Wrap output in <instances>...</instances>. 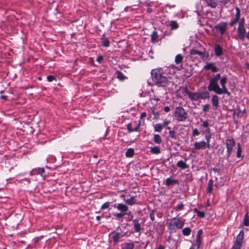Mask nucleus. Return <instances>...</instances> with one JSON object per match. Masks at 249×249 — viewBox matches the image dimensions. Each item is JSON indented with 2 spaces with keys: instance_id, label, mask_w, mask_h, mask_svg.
Instances as JSON below:
<instances>
[{
  "instance_id": "nucleus-28",
  "label": "nucleus",
  "mask_w": 249,
  "mask_h": 249,
  "mask_svg": "<svg viewBox=\"0 0 249 249\" xmlns=\"http://www.w3.org/2000/svg\"><path fill=\"white\" fill-rule=\"evenodd\" d=\"M210 97L209 93L207 91H203L201 92H199V98L200 99H209Z\"/></svg>"
},
{
  "instance_id": "nucleus-42",
  "label": "nucleus",
  "mask_w": 249,
  "mask_h": 249,
  "mask_svg": "<svg viewBox=\"0 0 249 249\" xmlns=\"http://www.w3.org/2000/svg\"><path fill=\"white\" fill-rule=\"evenodd\" d=\"M111 202L107 201L104 203L102 206L101 207L100 210H104L106 209H110V206L111 205Z\"/></svg>"
},
{
  "instance_id": "nucleus-59",
  "label": "nucleus",
  "mask_w": 249,
  "mask_h": 249,
  "mask_svg": "<svg viewBox=\"0 0 249 249\" xmlns=\"http://www.w3.org/2000/svg\"><path fill=\"white\" fill-rule=\"evenodd\" d=\"M103 60V57L102 55H99L97 56L96 61L99 62V63H101Z\"/></svg>"
},
{
  "instance_id": "nucleus-46",
  "label": "nucleus",
  "mask_w": 249,
  "mask_h": 249,
  "mask_svg": "<svg viewBox=\"0 0 249 249\" xmlns=\"http://www.w3.org/2000/svg\"><path fill=\"white\" fill-rule=\"evenodd\" d=\"M210 105L208 104L203 105L202 110L204 112L206 113L209 111Z\"/></svg>"
},
{
  "instance_id": "nucleus-48",
  "label": "nucleus",
  "mask_w": 249,
  "mask_h": 249,
  "mask_svg": "<svg viewBox=\"0 0 249 249\" xmlns=\"http://www.w3.org/2000/svg\"><path fill=\"white\" fill-rule=\"evenodd\" d=\"M242 245L234 242L233 245L231 248V249H241Z\"/></svg>"
},
{
  "instance_id": "nucleus-9",
  "label": "nucleus",
  "mask_w": 249,
  "mask_h": 249,
  "mask_svg": "<svg viewBox=\"0 0 249 249\" xmlns=\"http://www.w3.org/2000/svg\"><path fill=\"white\" fill-rule=\"evenodd\" d=\"M220 84L221 85V90H222V94H226L228 96H230L231 93L228 90L226 87V84L227 83V77L226 76H223L220 81Z\"/></svg>"
},
{
  "instance_id": "nucleus-56",
  "label": "nucleus",
  "mask_w": 249,
  "mask_h": 249,
  "mask_svg": "<svg viewBox=\"0 0 249 249\" xmlns=\"http://www.w3.org/2000/svg\"><path fill=\"white\" fill-rule=\"evenodd\" d=\"M209 127V124L208 120H205L203 122V123L201 126V127Z\"/></svg>"
},
{
  "instance_id": "nucleus-13",
  "label": "nucleus",
  "mask_w": 249,
  "mask_h": 249,
  "mask_svg": "<svg viewBox=\"0 0 249 249\" xmlns=\"http://www.w3.org/2000/svg\"><path fill=\"white\" fill-rule=\"evenodd\" d=\"M205 149V142L201 141L200 142H196L194 143V149L198 150L200 149Z\"/></svg>"
},
{
  "instance_id": "nucleus-31",
  "label": "nucleus",
  "mask_w": 249,
  "mask_h": 249,
  "mask_svg": "<svg viewBox=\"0 0 249 249\" xmlns=\"http://www.w3.org/2000/svg\"><path fill=\"white\" fill-rule=\"evenodd\" d=\"M184 208V205L182 202H179L178 203L177 205L174 208L175 211L178 212L182 211Z\"/></svg>"
},
{
  "instance_id": "nucleus-54",
  "label": "nucleus",
  "mask_w": 249,
  "mask_h": 249,
  "mask_svg": "<svg viewBox=\"0 0 249 249\" xmlns=\"http://www.w3.org/2000/svg\"><path fill=\"white\" fill-rule=\"evenodd\" d=\"M220 78V74L217 73L213 78H211V79L218 82V81L219 80Z\"/></svg>"
},
{
  "instance_id": "nucleus-15",
  "label": "nucleus",
  "mask_w": 249,
  "mask_h": 249,
  "mask_svg": "<svg viewBox=\"0 0 249 249\" xmlns=\"http://www.w3.org/2000/svg\"><path fill=\"white\" fill-rule=\"evenodd\" d=\"M134 244L133 242H124L121 245V249H134Z\"/></svg>"
},
{
  "instance_id": "nucleus-52",
  "label": "nucleus",
  "mask_w": 249,
  "mask_h": 249,
  "mask_svg": "<svg viewBox=\"0 0 249 249\" xmlns=\"http://www.w3.org/2000/svg\"><path fill=\"white\" fill-rule=\"evenodd\" d=\"M182 89H183V92H184L186 94H187L189 97L190 93H191V91L189 90L188 87L187 86L183 87H182Z\"/></svg>"
},
{
  "instance_id": "nucleus-53",
  "label": "nucleus",
  "mask_w": 249,
  "mask_h": 249,
  "mask_svg": "<svg viewBox=\"0 0 249 249\" xmlns=\"http://www.w3.org/2000/svg\"><path fill=\"white\" fill-rule=\"evenodd\" d=\"M200 134V132L197 128H194L193 130L192 135L193 136L195 137L196 136H198Z\"/></svg>"
},
{
  "instance_id": "nucleus-14",
  "label": "nucleus",
  "mask_w": 249,
  "mask_h": 249,
  "mask_svg": "<svg viewBox=\"0 0 249 249\" xmlns=\"http://www.w3.org/2000/svg\"><path fill=\"white\" fill-rule=\"evenodd\" d=\"M204 69L206 70H211L213 72H217L218 71L217 67L215 66L213 63H207L204 66Z\"/></svg>"
},
{
  "instance_id": "nucleus-37",
  "label": "nucleus",
  "mask_w": 249,
  "mask_h": 249,
  "mask_svg": "<svg viewBox=\"0 0 249 249\" xmlns=\"http://www.w3.org/2000/svg\"><path fill=\"white\" fill-rule=\"evenodd\" d=\"M159 36L156 32L154 31L152 33L151 36V40L152 42H158Z\"/></svg>"
},
{
  "instance_id": "nucleus-8",
  "label": "nucleus",
  "mask_w": 249,
  "mask_h": 249,
  "mask_svg": "<svg viewBox=\"0 0 249 249\" xmlns=\"http://www.w3.org/2000/svg\"><path fill=\"white\" fill-rule=\"evenodd\" d=\"M235 9L236 11L235 18L231 19V22L229 23L230 26L231 27L233 26L235 24L238 22L241 17V11L240 8L238 7H236Z\"/></svg>"
},
{
  "instance_id": "nucleus-7",
  "label": "nucleus",
  "mask_w": 249,
  "mask_h": 249,
  "mask_svg": "<svg viewBox=\"0 0 249 249\" xmlns=\"http://www.w3.org/2000/svg\"><path fill=\"white\" fill-rule=\"evenodd\" d=\"M227 23L225 22H221L217 25L214 26L215 29L218 30L221 35H223L226 31L227 28Z\"/></svg>"
},
{
  "instance_id": "nucleus-3",
  "label": "nucleus",
  "mask_w": 249,
  "mask_h": 249,
  "mask_svg": "<svg viewBox=\"0 0 249 249\" xmlns=\"http://www.w3.org/2000/svg\"><path fill=\"white\" fill-rule=\"evenodd\" d=\"M114 208L117 209L120 213H113L112 215L116 218V219H120L124 216V213L128 211V207L125 204L116 203L112 206Z\"/></svg>"
},
{
  "instance_id": "nucleus-49",
  "label": "nucleus",
  "mask_w": 249,
  "mask_h": 249,
  "mask_svg": "<svg viewBox=\"0 0 249 249\" xmlns=\"http://www.w3.org/2000/svg\"><path fill=\"white\" fill-rule=\"evenodd\" d=\"M196 242L197 245L196 249H199L201 244V238H196Z\"/></svg>"
},
{
  "instance_id": "nucleus-39",
  "label": "nucleus",
  "mask_w": 249,
  "mask_h": 249,
  "mask_svg": "<svg viewBox=\"0 0 249 249\" xmlns=\"http://www.w3.org/2000/svg\"><path fill=\"white\" fill-rule=\"evenodd\" d=\"M154 131L155 132H160L163 129L161 124H157L154 125Z\"/></svg>"
},
{
  "instance_id": "nucleus-25",
  "label": "nucleus",
  "mask_w": 249,
  "mask_h": 249,
  "mask_svg": "<svg viewBox=\"0 0 249 249\" xmlns=\"http://www.w3.org/2000/svg\"><path fill=\"white\" fill-rule=\"evenodd\" d=\"M177 166L182 169H185L189 167V165L186 163L185 161H184L182 160H179L177 162Z\"/></svg>"
},
{
  "instance_id": "nucleus-41",
  "label": "nucleus",
  "mask_w": 249,
  "mask_h": 249,
  "mask_svg": "<svg viewBox=\"0 0 249 249\" xmlns=\"http://www.w3.org/2000/svg\"><path fill=\"white\" fill-rule=\"evenodd\" d=\"M136 124V122L134 121L132 123H129L127 124V129L129 133L134 132L133 128H132V126H133V124Z\"/></svg>"
},
{
  "instance_id": "nucleus-32",
  "label": "nucleus",
  "mask_w": 249,
  "mask_h": 249,
  "mask_svg": "<svg viewBox=\"0 0 249 249\" xmlns=\"http://www.w3.org/2000/svg\"><path fill=\"white\" fill-rule=\"evenodd\" d=\"M153 141L156 144H160L162 142L161 138L159 134L154 135Z\"/></svg>"
},
{
  "instance_id": "nucleus-19",
  "label": "nucleus",
  "mask_w": 249,
  "mask_h": 249,
  "mask_svg": "<svg viewBox=\"0 0 249 249\" xmlns=\"http://www.w3.org/2000/svg\"><path fill=\"white\" fill-rule=\"evenodd\" d=\"M215 55L216 56H220L223 54V49L219 44H217L214 49Z\"/></svg>"
},
{
  "instance_id": "nucleus-51",
  "label": "nucleus",
  "mask_w": 249,
  "mask_h": 249,
  "mask_svg": "<svg viewBox=\"0 0 249 249\" xmlns=\"http://www.w3.org/2000/svg\"><path fill=\"white\" fill-rule=\"evenodd\" d=\"M35 170L37 171L38 173L42 176L45 172V170L43 168H38L37 169H36Z\"/></svg>"
},
{
  "instance_id": "nucleus-1",
  "label": "nucleus",
  "mask_w": 249,
  "mask_h": 249,
  "mask_svg": "<svg viewBox=\"0 0 249 249\" xmlns=\"http://www.w3.org/2000/svg\"><path fill=\"white\" fill-rule=\"evenodd\" d=\"M167 67L159 68L151 71V74L152 80L155 85L158 87L164 88L170 83L167 75L169 73Z\"/></svg>"
},
{
  "instance_id": "nucleus-17",
  "label": "nucleus",
  "mask_w": 249,
  "mask_h": 249,
  "mask_svg": "<svg viewBox=\"0 0 249 249\" xmlns=\"http://www.w3.org/2000/svg\"><path fill=\"white\" fill-rule=\"evenodd\" d=\"M212 103L215 109H217L219 107V97L216 95H214L212 98Z\"/></svg>"
},
{
  "instance_id": "nucleus-21",
  "label": "nucleus",
  "mask_w": 249,
  "mask_h": 249,
  "mask_svg": "<svg viewBox=\"0 0 249 249\" xmlns=\"http://www.w3.org/2000/svg\"><path fill=\"white\" fill-rule=\"evenodd\" d=\"M201 131L202 134H205V138H206L207 136H209V137H212V134L209 127H201Z\"/></svg>"
},
{
  "instance_id": "nucleus-18",
  "label": "nucleus",
  "mask_w": 249,
  "mask_h": 249,
  "mask_svg": "<svg viewBox=\"0 0 249 249\" xmlns=\"http://www.w3.org/2000/svg\"><path fill=\"white\" fill-rule=\"evenodd\" d=\"M244 236V232L243 230L241 231L239 234L237 235L236 240L234 242L239 243L240 244H243V239Z\"/></svg>"
},
{
  "instance_id": "nucleus-44",
  "label": "nucleus",
  "mask_w": 249,
  "mask_h": 249,
  "mask_svg": "<svg viewBox=\"0 0 249 249\" xmlns=\"http://www.w3.org/2000/svg\"><path fill=\"white\" fill-rule=\"evenodd\" d=\"M244 225L247 227L249 226V216L248 215V212L245 214L244 216Z\"/></svg>"
},
{
  "instance_id": "nucleus-23",
  "label": "nucleus",
  "mask_w": 249,
  "mask_h": 249,
  "mask_svg": "<svg viewBox=\"0 0 249 249\" xmlns=\"http://www.w3.org/2000/svg\"><path fill=\"white\" fill-rule=\"evenodd\" d=\"M136 196H132L130 198L124 200V202L126 204L132 206L136 204Z\"/></svg>"
},
{
  "instance_id": "nucleus-57",
  "label": "nucleus",
  "mask_w": 249,
  "mask_h": 249,
  "mask_svg": "<svg viewBox=\"0 0 249 249\" xmlns=\"http://www.w3.org/2000/svg\"><path fill=\"white\" fill-rule=\"evenodd\" d=\"M155 212L154 210L151 211V212L150 213V219L152 221H153L155 220Z\"/></svg>"
},
{
  "instance_id": "nucleus-2",
  "label": "nucleus",
  "mask_w": 249,
  "mask_h": 249,
  "mask_svg": "<svg viewBox=\"0 0 249 249\" xmlns=\"http://www.w3.org/2000/svg\"><path fill=\"white\" fill-rule=\"evenodd\" d=\"M180 214L177 216L172 218L170 222L167 223V226L169 230L175 231L176 229H181L185 224V220H181L179 217Z\"/></svg>"
},
{
  "instance_id": "nucleus-62",
  "label": "nucleus",
  "mask_w": 249,
  "mask_h": 249,
  "mask_svg": "<svg viewBox=\"0 0 249 249\" xmlns=\"http://www.w3.org/2000/svg\"><path fill=\"white\" fill-rule=\"evenodd\" d=\"M170 123V121L167 120H165L163 121V124H161V125H162L163 127H165L167 125H168Z\"/></svg>"
},
{
  "instance_id": "nucleus-63",
  "label": "nucleus",
  "mask_w": 249,
  "mask_h": 249,
  "mask_svg": "<svg viewBox=\"0 0 249 249\" xmlns=\"http://www.w3.org/2000/svg\"><path fill=\"white\" fill-rule=\"evenodd\" d=\"M124 216L125 215H127V216H132V215H133L132 214V213L131 211H126V212L124 213Z\"/></svg>"
},
{
  "instance_id": "nucleus-36",
  "label": "nucleus",
  "mask_w": 249,
  "mask_h": 249,
  "mask_svg": "<svg viewBox=\"0 0 249 249\" xmlns=\"http://www.w3.org/2000/svg\"><path fill=\"white\" fill-rule=\"evenodd\" d=\"M242 153V148L241 146L240 143H237V149L236 152V157L237 158H243V156L241 155Z\"/></svg>"
},
{
  "instance_id": "nucleus-35",
  "label": "nucleus",
  "mask_w": 249,
  "mask_h": 249,
  "mask_svg": "<svg viewBox=\"0 0 249 249\" xmlns=\"http://www.w3.org/2000/svg\"><path fill=\"white\" fill-rule=\"evenodd\" d=\"M183 59V56L180 54H178L175 57V62L176 64H180L182 62Z\"/></svg>"
},
{
  "instance_id": "nucleus-55",
  "label": "nucleus",
  "mask_w": 249,
  "mask_h": 249,
  "mask_svg": "<svg viewBox=\"0 0 249 249\" xmlns=\"http://www.w3.org/2000/svg\"><path fill=\"white\" fill-rule=\"evenodd\" d=\"M231 0H220L219 3L225 6L226 4H227L228 3H229L231 1Z\"/></svg>"
},
{
  "instance_id": "nucleus-12",
  "label": "nucleus",
  "mask_w": 249,
  "mask_h": 249,
  "mask_svg": "<svg viewBox=\"0 0 249 249\" xmlns=\"http://www.w3.org/2000/svg\"><path fill=\"white\" fill-rule=\"evenodd\" d=\"M132 225L133 226L134 231L136 232H140L142 230L140 220L136 218L133 220Z\"/></svg>"
},
{
  "instance_id": "nucleus-22",
  "label": "nucleus",
  "mask_w": 249,
  "mask_h": 249,
  "mask_svg": "<svg viewBox=\"0 0 249 249\" xmlns=\"http://www.w3.org/2000/svg\"><path fill=\"white\" fill-rule=\"evenodd\" d=\"M190 54L192 55L197 54L202 58L205 56V51L201 52L196 49H192L190 52Z\"/></svg>"
},
{
  "instance_id": "nucleus-64",
  "label": "nucleus",
  "mask_w": 249,
  "mask_h": 249,
  "mask_svg": "<svg viewBox=\"0 0 249 249\" xmlns=\"http://www.w3.org/2000/svg\"><path fill=\"white\" fill-rule=\"evenodd\" d=\"M164 111L168 112L170 111V108L168 106H166L164 107Z\"/></svg>"
},
{
  "instance_id": "nucleus-45",
  "label": "nucleus",
  "mask_w": 249,
  "mask_h": 249,
  "mask_svg": "<svg viewBox=\"0 0 249 249\" xmlns=\"http://www.w3.org/2000/svg\"><path fill=\"white\" fill-rule=\"evenodd\" d=\"M212 137H209V136H207L206 137L205 140L206 142H205V148L207 147L209 149L211 148V144H210V141Z\"/></svg>"
},
{
  "instance_id": "nucleus-26",
  "label": "nucleus",
  "mask_w": 249,
  "mask_h": 249,
  "mask_svg": "<svg viewBox=\"0 0 249 249\" xmlns=\"http://www.w3.org/2000/svg\"><path fill=\"white\" fill-rule=\"evenodd\" d=\"M105 34L103 35V37L101 38L102 46L105 47H107L110 45V42L107 38H105Z\"/></svg>"
},
{
  "instance_id": "nucleus-10",
  "label": "nucleus",
  "mask_w": 249,
  "mask_h": 249,
  "mask_svg": "<svg viewBox=\"0 0 249 249\" xmlns=\"http://www.w3.org/2000/svg\"><path fill=\"white\" fill-rule=\"evenodd\" d=\"M246 31L245 26H238L237 28V36L241 40H244L246 37Z\"/></svg>"
},
{
  "instance_id": "nucleus-33",
  "label": "nucleus",
  "mask_w": 249,
  "mask_h": 249,
  "mask_svg": "<svg viewBox=\"0 0 249 249\" xmlns=\"http://www.w3.org/2000/svg\"><path fill=\"white\" fill-rule=\"evenodd\" d=\"M194 213L197 214V216L199 218H204L205 216V213L203 211H199L197 208L193 209Z\"/></svg>"
},
{
  "instance_id": "nucleus-5",
  "label": "nucleus",
  "mask_w": 249,
  "mask_h": 249,
  "mask_svg": "<svg viewBox=\"0 0 249 249\" xmlns=\"http://www.w3.org/2000/svg\"><path fill=\"white\" fill-rule=\"evenodd\" d=\"M225 143L227 149V154L224 158L228 160L235 146V142L233 138L231 137L226 140Z\"/></svg>"
},
{
  "instance_id": "nucleus-6",
  "label": "nucleus",
  "mask_w": 249,
  "mask_h": 249,
  "mask_svg": "<svg viewBox=\"0 0 249 249\" xmlns=\"http://www.w3.org/2000/svg\"><path fill=\"white\" fill-rule=\"evenodd\" d=\"M208 89L209 91H213L218 95L222 94V90H221V88L218 85V82L212 79L210 80Z\"/></svg>"
},
{
  "instance_id": "nucleus-47",
  "label": "nucleus",
  "mask_w": 249,
  "mask_h": 249,
  "mask_svg": "<svg viewBox=\"0 0 249 249\" xmlns=\"http://www.w3.org/2000/svg\"><path fill=\"white\" fill-rule=\"evenodd\" d=\"M47 81L49 82H51L53 81V80H55V81H57L56 77L52 75H49L47 76Z\"/></svg>"
},
{
  "instance_id": "nucleus-16",
  "label": "nucleus",
  "mask_w": 249,
  "mask_h": 249,
  "mask_svg": "<svg viewBox=\"0 0 249 249\" xmlns=\"http://www.w3.org/2000/svg\"><path fill=\"white\" fill-rule=\"evenodd\" d=\"M188 98L192 101H197L200 99L199 92H191Z\"/></svg>"
},
{
  "instance_id": "nucleus-50",
  "label": "nucleus",
  "mask_w": 249,
  "mask_h": 249,
  "mask_svg": "<svg viewBox=\"0 0 249 249\" xmlns=\"http://www.w3.org/2000/svg\"><path fill=\"white\" fill-rule=\"evenodd\" d=\"M141 123L140 121H139V123H137L135 124H133L134 126H135V127L133 128V130L135 131H138L140 126H141Z\"/></svg>"
},
{
  "instance_id": "nucleus-58",
  "label": "nucleus",
  "mask_w": 249,
  "mask_h": 249,
  "mask_svg": "<svg viewBox=\"0 0 249 249\" xmlns=\"http://www.w3.org/2000/svg\"><path fill=\"white\" fill-rule=\"evenodd\" d=\"M238 22H239L238 26H244V24H245V18H243L241 19L240 18V20L238 21Z\"/></svg>"
},
{
  "instance_id": "nucleus-61",
  "label": "nucleus",
  "mask_w": 249,
  "mask_h": 249,
  "mask_svg": "<svg viewBox=\"0 0 249 249\" xmlns=\"http://www.w3.org/2000/svg\"><path fill=\"white\" fill-rule=\"evenodd\" d=\"M202 230L201 229H200L198 231H197V235H196V238H201V235H202Z\"/></svg>"
},
{
  "instance_id": "nucleus-27",
  "label": "nucleus",
  "mask_w": 249,
  "mask_h": 249,
  "mask_svg": "<svg viewBox=\"0 0 249 249\" xmlns=\"http://www.w3.org/2000/svg\"><path fill=\"white\" fill-rule=\"evenodd\" d=\"M150 152L153 154L158 155L160 153V147L158 146H155L150 148Z\"/></svg>"
},
{
  "instance_id": "nucleus-4",
  "label": "nucleus",
  "mask_w": 249,
  "mask_h": 249,
  "mask_svg": "<svg viewBox=\"0 0 249 249\" xmlns=\"http://www.w3.org/2000/svg\"><path fill=\"white\" fill-rule=\"evenodd\" d=\"M174 116L177 120L179 122H184L188 118V113L181 107H176L174 111Z\"/></svg>"
},
{
  "instance_id": "nucleus-29",
  "label": "nucleus",
  "mask_w": 249,
  "mask_h": 249,
  "mask_svg": "<svg viewBox=\"0 0 249 249\" xmlns=\"http://www.w3.org/2000/svg\"><path fill=\"white\" fill-rule=\"evenodd\" d=\"M205 1L208 6L213 8H215L217 5V3L215 0H205Z\"/></svg>"
},
{
  "instance_id": "nucleus-30",
  "label": "nucleus",
  "mask_w": 249,
  "mask_h": 249,
  "mask_svg": "<svg viewBox=\"0 0 249 249\" xmlns=\"http://www.w3.org/2000/svg\"><path fill=\"white\" fill-rule=\"evenodd\" d=\"M116 73L117 78L120 81H123L127 78V77L121 71H117Z\"/></svg>"
},
{
  "instance_id": "nucleus-43",
  "label": "nucleus",
  "mask_w": 249,
  "mask_h": 249,
  "mask_svg": "<svg viewBox=\"0 0 249 249\" xmlns=\"http://www.w3.org/2000/svg\"><path fill=\"white\" fill-rule=\"evenodd\" d=\"M169 136L172 139L177 140L178 138L177 133L174 130L169 131Z\"/></svg>"
},
{
  "instance_id": "nucleus-24",
  "label": "nucleus",
  "mask_w": 249,
  "mask_h": 249,
  "mask_svg": "<svg viewBox=\"0 0 249 249\" xmlns=\"http://www.w3.org/2000/svg\"><path fill=\"white\" fill-rule=\"evenodd\" d=\"M213 180L212 179H211L209 180L208 183V187L207 189V192L211 194L212 193L213 190Z\"/></svg>"
},
{
  "instance_id": "nucleus-60",
  "label": "nucleus",
  "mask_w": 249,
  "mask_h": 249,
  "mask_svg": "<svg viewBox=\"0 0 249 249\" xmlns=\"http://www.w3.org/2000/svg\"><path fill=\"white\" fill-rule=\"evenodd\" d=\"M133 218H134L133 215L127 216V217L126 218V221H128V222H130V221H133V220H134Z\"/></svg>"
},
{
  "instance_id": "nucleus-40",
  "label": "nucleus",
  "mask_w": 249,
  "mask_h": 249,
  "mask_svg": "<svg viewBox=\"0 0 249 249\" xmlns=\"http://www.w3.org/2000/svg\"><path fill=\"white\" fill-rule=\"evenodd\" d=\"M170 26L172 30H176L178 28V24L176 21H171L170 24Z\"/></svg>"
},
{
  "instance_id": "nucleus-34",
  "label": "nucleus",
  "mask_w": 249,
  "mask_h": 249,
  "mask_svg": "<svg viewBox=\"0 0 249 249\" xmlns=\"http://www.w3.org/2000/svg\"><path fill=\"white\" fill-rule=\"evenodd\" d=\"M134 155V150L132 148H128L126 153H125V156L127 158H132Z\"/></svg>"
},
{
  "instance_id": "nucleus-38",
  "label": "nucleus",
  "mask_w": 249,
  "mask_h": 249,
  "mask_svg": "<svg viewBox=\"0 0 249 249\" xmlns=\"http://www.w3.org/2000/svg\"><path fill=\"white\" fill-rule=\"evenodd\" d=\"M191 231L192 230L189 227H185L182 231V234L184 236H189L191 234Z\"/></svg>"
},
{
  "instance_id": "nucleus-11",
  "label": "nucleus",
  "mask_w": 249,
  "mask_h": 249,
  "mask_svg": "<svg viewBox=\"0 0 249 249\" xmlns=\"http://www.w3.org/2000/svg\"><path fill=\"white\" fill-rule=\"evenodd\" d=\"M113 237L112 240L115 244H117L119 242L120 239L124 237V234L122 232L114 231L112 232Z\"/></svg>"
},
{
  "instance_id": "nucleus-20",
  "label": "nucleus",
  "mask_w": 249,
  "mask_h": 249,
  "mask_svg": "<svg viewBox=\"0 0 249 249\" xmlns=\"http://www.w3.org/2000/svg\"><path fill=\"white\" fill-rule=\"evenodd\" d=\"M178 181L176 179L171 178H167L165 180V185L167 187H169L171 185H173L174 184H178Z\"/></svg>"
}]
</instances>
